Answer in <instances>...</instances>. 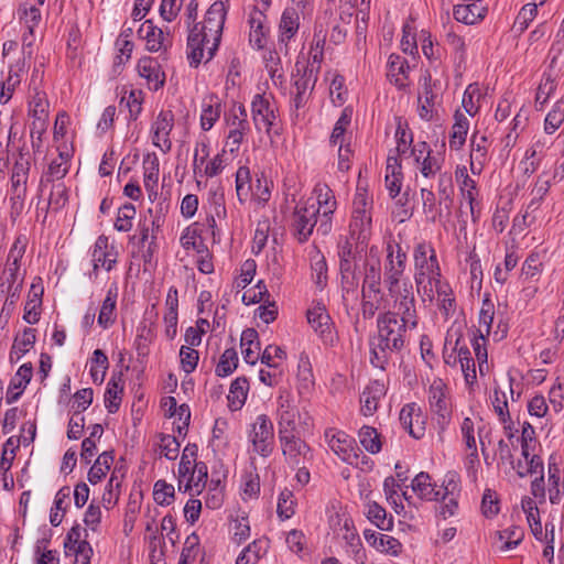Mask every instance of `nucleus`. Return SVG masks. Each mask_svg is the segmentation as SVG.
<instances>
[{
  "mask_svg": "<svg viewBox=\"0 0 564 564\" xmlns=\"http://www.w3.org/2000/svg\"><path fill=\"white\" fill-rule=\"evenodd\" d=\"M365 538L381 553L398 556L402 552V544L400 541L389 534L365 532Z\"/></svg>",
  "mask_w": 564,
  "mask_h": 564,
  "instance_id": "31",
  "label": "nucleus"
},
{
  "mask_svg": "<svg viewBox=\"0 0 564 564\" xmlns=\"http://www.w3.org/2000/svg\"><path fill=\"white\" fill-rule=\"evenodd\" d=\"M300 28V13L294 8H286L279 24V43L288 45Z\"/></svg>",
  "mask_w": 564,
  "mask_h": 564,
  "instance_id": "27",
  "label": "nucleus"
},
{
  "mask_svg": "<svg viewBox=\"0 0 564 564\" xmlns=\"http://www.w3.org/2000/svg\"><path fill=\"white\" fill-rule=\"evenodd\" d=\"M352 117V109L347 107L341 111L340 117L335 123V127L330 134V143L337 145L346 142V131L350 126Z\"/></svg>",
  "mask_w": 564,
  "mask_h": 564,
  "instance_id": "57",
  "label": "nucleus"
},
{
  "mask_svg": "<svg viewBox=\"0 0 564 564\" xmlns=\"http://www.w3.org/2000/svg\"><path fill=\"white\" fill-rule=\"evenodd\" d=\"M359 279L356 273L340 275L343 303L347 311L355 310L359 301Z\"/></svg>",
  "mask_w": 564,
  "mask_h": 564,
  "instance_id": "30",
  "label": "nucleus"
},
{
  "mask_svg": "<svg viewBox=\"0 0 564 564\" xmlns=\"http://www.w3.org/2000/svg\"><path fill=\"white\" fill-rule=\"evenodd\" d=\"M208 477V468L205 463L199 462L197 468L192 469L189 475L184 479L185 491L199 495L204 489Z\"/></svg>",
  "mask_w": 564,
  "mask_h": 564,
  "instance_id": "49",
  "label": "nucleus"
},
{
  "mask_svg": "<svg viewBox=\"0 0 564 564\" xmlns=\"http://www.w3.org/2000/svg\"><path fill=\"white\" fill-rule=\"evenodd\" d=\"M29 115L32 119L33 132H45L48 122V101L44 93L36 91L29 104Z\"/></svg>",
  "mask_w": 564,
  "mask_h": 564,
  "instance_id": "21",
  "label": "nucleus"
},
{
  "mask_svg": "<svg viewBox=\"0 0 564 564\" xmlns=\"http://www.w3.org/2000/svg\"><path fill=\"white\" fill-rule=\"evenodd\" d=\"M113 462V455L111 452H104L98 456L95 464L90 467L88 473V480L91 484H97L106 476V473L110 469Z\"/></svg>",
  "mask_w": 564,
  "mask_h": 564,
  "instance_id": "59",
  "label": "nucleus"
},
{
  "mask_svg": "<svg viewBox=\"0 0 564 564\" xmlns=\"http://www.w3.org/2000/svg\"><path fill=\"white\" fill-rule=\"evenodd\" d=\"M460 494V480L459 476L455 471H448L443 479V489L440 495V500H443V505L440 508V514L443 518L453 517L457 509V498Z\"/></svg>",
  "mask_w": 564,
  "mask_h": 564,
  "instance_id": "17",
  "label": "nucleus"
},
{
  "mask_svg": "<svg viewBox=\"0 0 564 564\" xmlns=\"http://www.w3.org/2000/svg\"><path fill=\"white\" fill-rule=\"evenodd\" d=\"M248 390L249 382L246 378L240 377L232 381L228 394L229 406L232 410H239L243 405Z\"/></svg>",
  "mask_w": 564,
  "mask_h": 564,
  "instance_id": "55",
  "label": "nucleus"
},
{
  "mask_svg": "<svg viewBox=\"0 0 564 564\" xmlns=\"http://www.w3.org/2000/svg\"><path fill=\"white\" fill-rule=\"evenodd\" d=\"M43 290L35 284H32L31 290L29 292L28 301L24 306L23 319L29 324L37 323L40 318V306H41V296Z\"/></svg>",
  "mask_w": 564,
  "mask_h": 564,
  "instance_id": "51",
  "label": "nucleus"
},
{
  "mask_svg": "<svg viewBox=\"0 0 564 564\" xmlns=\"http://www.w3.org/2000/svg\"><path fill=\"white\" fill-rule=\"evenodd\" d=\"M521 508L527 517V521L529 523L532 534L540 541H542L544 538H547L549 524H545L544 532L540 521V512L535 501H533L529 497H525L521 501Z\"/></svg>",
  "mask_w": 564,
  "mask_h": 564,
  "instance_id": "29",
  "label": "nucleus"
},
{
  "mask_svg": "<svg viewBox=\"0 0 564 564\" xmlns=\"http://www.w3.org/2000/svg\"><path fill=\"white\" fill-rule=\"evenodd\" d=\"M402 185L400 165L397 158L389 156L387 160L386 187L391 197L399 195Z\"/></svg>",
  "mask_w": 564,
  "mask_h": 564,
  "instance_id": "50",
  "label": "nucleus"
},
{
  "mask_svg": "<svg viewBox=\"0 0 564 564\" xmlns=\"http://www.w3.org/2000/svg\"><path fill=\"white\" fill-rule=\"evenodd\" d=\"M296 388L301 397L310 395L315 387L311 362L307 357H301L297 366Z\"/></svg>",
  "mask_w": 564,
  "mask_h": 564,
  "instance_id": "37",
  "label": "nucleus"
},
{
  "mask_svg": "<svg viewBox=\"0 0 564 564\" xmlns=\"http://www.w3.org/2000/svg\"><path fill=\"white\" fill-rule=\"evenodd\" d=\"M436 300L442 314L447 318L455 314L456 300L452 288L447 282H440L433 288V301Z\"/></svg>",
  "mask_w": 564,
  "mask_h": 564,
  "instance_id": "28",
  "label": "nucleus"
},
{
  "mask_svg": "<svg viewBox=\"0 0 564 564\" xmlns=\"http://www.w3.org/2000/svg\"><path fill=\"white\" fill-rule=\"evenodd\" d=\"M523 536L524 532L522 528L512 525L510 528L496 532L495 544L500 551L507 552L517 547L523 540Z\"/></svg>",
  "mask_w": 564,
  "mask_h": 564,
  "instance_id": "42",
  "label": "nucleus"
},
{
  "mask_svg": "<svg viewBox=\"0 0 564 564\" xmlns=\"http://www.w3.org/2000/svg\"><path fill=\"white\" fill-rule=\"evenodd\" d=\"M556 89V82L550 75L545 74L536 89L535 94V109L543 110L544 105L549 101V99L553 96Z\"/></svg>",
  "mask_w": 564,
  "mask_h": 564,
  "instance_id": "60",
  "label": "nucleus"
},
{
  "mask_svg": "<svg viewBox=\"0 0 564 564\" xmlns=\"http://www.w3.org/2000/svg\"><path fill=\"white\" fill-rule=\"evenodd\" d=\"M238 365V356L235 349H226L216 366L215 373L218 377L229 376Z\"/></svg>",
  "mask_w": 564,
  "mask_h": 564,
  "instance_id": "64",
  "label": "nucleus"
},
{
  "mask_svg": "<svg viewBox=\"0 0 564 564\" xmlns=\"http://www.w3.org/2000/svg\"><path fill=\"white\" fill-rule=\"evenodd\" d=\"M227 15L223 1H215L207 10L204 21L196 23L187 39V57L192 66H198L206 57L209 61L218 48Z\"/></svg>",
  "mask_w": 564,
  "mask_h": 564,
  "instance_id": "3",
  "label": "nucleus"
},
{
  "mask_svg": "<svg viewBox=\"0 0 564 564\" xmlns=\"http://www.w3.org/2000/svg\"><path fill=\"white\" fill-rule=\"evenodd\" d=\"M437 98V94L433 91V87L431 85V77L424 76L422 90L419 95V115L424 120H431L433 117V106Z\"/></svg>",
  "mask_w": 564,
  "mask_h": 564,
  "instance_id": "44",
  "label": "nucleus"
},
{
  "mask_svg": "<svg viewBox=\"0 0 564 564\" xmlns=\"http://www.w3.org/2000/svg\"><path fill=\"white\" fill-rule=\"evenodd\" d=\"M251 112L256 129L270 135L276 126L274 104L262 95H256L251 104Z\"/></svg>",
  "mask_w": 564,
  "mask_h": 564,
  "instance_id": "13",
  "label": "nucleus"
},
{
  "mask_svg": "<svg viewBox=\"0 0 564 564\" xmlns=\"http://www.w3.org/2000/svg\"><path fill=\"white\" fill-rule=\"evenodd\" d=\"M284 460L292 467L304 466L312 458L310 446L299 436L290 434L279 436Z\"/></svg>",
  "mask_w": 564,
  "mask_h": 564,
  "instance_id": "11",
  "label": "nucleus"
},
{
  "mask_svg": "<svg viewBox=\"0 0 564 564\" xmlns=\"http://www.w3.org/2000/svg\"><path fill=\"white\" fill-rule=\"evenodd\" d=\"M564 122V100H557L546 113L543 130L545 134L552 135Z\"/></svg>",
  "mask_w": 564,
  "mask_h": 564,
  "instance_id": "56",
  "label": "nucleus"
},
{
  "mask_svg": "<svg viewBox=\"0 0 564 564\" xmlns=\"http://www.w3.org/2000/svg\"><path fill=\"white\" fill-rule=\"evenodd\" d=\"M174 126V115L170 110L159 112L151 126V139L154 147L166 153L172 148L170 139Z\"/></svg>",
  "mask_w": 564,
  "mask_h": 564,
  "instance_id": "16",
  "label": "nucleus"
},
{
  "mask_svg": "<svg viewBox=\"0 0 564 564\" xmlns=\"http://www.w3.org/2000/svg\"><path fill=\"white\" fill-rule=\"evenodd\" d=\"M336 207L337 202L329 186L317 184L313 195L299 205L293 213L292 228L297 240L306 241L315 227L317 234L328 235Z\"/></svg>",
  "mask_w": 564,
  "mask_h": 564,
  "instance_id": "2",
  "label": "nucleus"
},
{
  "mask_svg": "<svg viewBox=\"0 0 564 564\" xmlns=\"http://www.w3.org/2000/svg\"><path fill=\"white\" fill-rule=\"evenodd\" d=\"M69 170V164L62 160H52L48 164L47 171L42 180V188L47 187L51 183L62 180Z\"/></svg>",
  "mask_w": 564,
  "mask_h": 564,
  "instance_id": "63",
  "label": "nucleus"
},
{
  "mask_svg": "<svg viewBox=\"0 0 564 564\" xmlns=\"http://www.w3.org/2000/svg\"><path fill=\"white\" fill-rule=\"evenodd\" d=\"M267 17L264 13L258 9H252L249 14V24H250V42L257 48H262L265 42V35L268 32V28L265 25Z\"/></svg>",
  "mask_w": 564,
  "mask_h": 564,
  "instance_id": "33",
  "label": "nucleus"
},
{
  "mask_svg": "<svg viewBox=\"0 0 564 564\" xmlns=\"http://www.w3.org/2000/svg\"><path fill=\"white\" fill-rule=\"evenodd\" d=\"M269 549V540L261 538L251 542L238 555L236 564H257Z\"/></svg>",
  "mask_w": 564,
  "mask_h": 564,
  "instance_id": "41",
  "label": "nucleus"
},
{
  "mask_svg": "<svg viewBox=\"0 0 564 564\" xmlns=\"http://www.w3.org/2000/svg\"><path fill=\"white\" fill-rule=\"evenodd\" d=\"M144 187L148 192L155 194L160 174V162L155 154H149L143 161Z\"/></svg>",
  "mask_w": 564,
  "mask_h": 564,
  "instance_id": "54",
  "label": "nucleus"
},
{
  "mask_svg": "<svg viewBox=\"0 0 564 564\" xmlns=\"http://www.w3.org/2000/svg\"><path fill=\"white\" fill-rule=\"evenodd\" d=\"M417 326L415 303H393V311L378 316V334L371 341L370 362L384 370L392 354L400 352Z\"/></svg>",
  "mask_w": 564,
  "mask_h": 564,
  "instance_id": "1",
  "label": "nucleus"
},
{
  "mask_svg": "<svg viewBox=\"0 0 564 564\" xmlns=\"http://www.w3.org/2000/svg\"><path fill=\"white\" fill-rule=\"evenodd\" d=\"M325 441L328 447L336 454L343 462L354 464L357 459V454L354 451V440L345 432L328 429L325 431Z\"/></svg>",
  "mask_w": 564,
  "mask_h": 564,
  "instance_id": "19",
  "label": "nucleus"
},
{
  "mask_svg": "<svg viewBox=\"0 0 564 564\" xmlns=\"http://www.w3.org/2000/svg\"><path fill=\"white\" fill-rule=\"evenodd\" d=\"M221 113V104L218 97L208 96L203 100L202 115H200V127L204 131H208L213 128L215 122L219 119Z\"/></svg>",
  "mask_w": 564,
  "mask_h": 564,
  "instance_id": "40",
  "label": "nucleus"
},
{
  "mask_svg": "<svg viewBox=\"0 0 564 564\" xmlns=\"http://www.w3.org/2000/svg\"><path fill=\"white\" fill-rule=\"evenodd\" d=\"M387 389L382 381H371L360 395V412L365 416H371L378 410L380 400L386 395Z\"/></svg>",
  "mask_w": 564,
  "mask_h": 564,
  "instance_id": "22",
  "label": "nucleus"
},
{
  "mask_svg": "<svg viewBox=\"0 0 564 564\" xmlns=\"http://www.w3.org/2000/svg\"><path fill=\"white\" fill-rule=\"evenodd\" d=\"M359 442L362 447L371 454L379 453L381 449L380 436L376 429L370 426H362L359 430Z\"/></svg>",
  "mask_w": 564,
  "mask_h": 564,
  "instance_id": "62",
  "label": "nucleus"
},
{
  "mask_svg": "<svg viewBox=\"0 0 564 564\" xmlns=\"http://www.w3.org/2000/svg\"><path fill=\"white\" fill-rule=\"evenodd\" d=\"M300 413L291 395L281 394L278 399V436L297 434Z\"/></svg>",
  "mask_w": 564,
  "mask_h": 564,
  "instance_id": "15",
  "label": "nucleus"
},
{
  "mask_svg": "<svg viewBox=\"0 0 564 564\" xmlns=\"http://www.w3.org/2000/svg\"><path fill=\"white\" fill-rule=\"evenodd\" d=\"M240 346L245 361L254 365L260 354V344L258 341L257 330L253 328L245 329L241 334Z\"/></svg>",
  "mask_w": 564,
  "mask_h": 564,
  "instance_id": "38",
  "label": "nucleus"
},
{
  "mask_svg": "<svg viewBox=\"0 0 564 564\" xmlns=\"http://www.w3.org/2000/svg\"><path fill=\"white\" fill-rule=\"evenodd\" d=\"M23 66L24 64L20 62L10 66L7 79L0 84V104L6 105L12 98L15 88L21 83L20 74L23 72Z\"/></svg>",
  "mask_w": 564,
  "mask_h": 564,
  "instance_id": "46",
  "label": "nucleus"
},
{
  "mask_svg": "<svg viewBox=\"0 0 564 564\" xmlns=\"http://www.w3.org/2000/svg\"><path fill=\"white\" fill-rule=\"evenodd\" d=\"M410 66L408 62L397 54H391L388 59V77L399 88L408 86V73Z\"/></svg>",
  "mask_w": 564,
  "mask_h": 564,
  "instance_id": "32",
  "label": "nucleus"
},
{
  "mask_svg": "<svg viewBox=\"0 0 564 564\" xmlns=\"http://www.w3.org/2000/svg\"><path fill=\"white\" fill-rule=\"evenodd\" d=\"M443 489V484L437 486L432 481L427 473L417 474L412 480L413 492L422 500L437 501Z\"/></svg>",
  "mask_w": 564,
  "mask_h": 564,
  "instance_id": "25",
  "label": "nucleus"
},
{
  "mask_svg": "<svg viewBox=\"0 0 564 564\" xmlns=\"http://www.w3.org/2000/svg\"><path fill=\"white\" fill-rule=\"evenodd\" d=\"M307 322L322 337L330 334V317L324 306L317 305L307 311Z\"/></svg>",
  "mask_w": 564,
  "mask_h": 564,
  "instance_id": "47",
  "label": "nucleus"
},
{
  "mask_svg": "<svg viewBox=\"0 0 564 564\" xmlns=\"http://www.w3.org/2000/svg\"><path fill=\"white\" fill-rule=\"evenodd\" d=\"M138 73L147 79L150 89L158 90L163 86L164 74L160 69L159 63L151 57H143L138 63Z\"/></svg>",
  "mask_w": 564,
  "mask_h": 564,
  "instance_id": "26",
  "label": "nucleus"
},
{
  "mask_svg": "<svg viewBox=\"0 0 564 564\" xmlns=\"http://www.w3.org/2000/svg\"><path fill=\"white\" fill-rule=\"evenodd\" d=\"M487 13L484 0H465V3L454 7V18L465 24H475L481 21Z\"/></svg>",
  "mask_w": 564,
  "mask_h": 564,
  "instance_id": "23",
  "label": "nucleus"
},
{
  "mask_svg": "<svg viewBox=\"0 0 564 564\" xmlns=\"http://www.w3.org/2000/svg\"><path fill=\"white\" fill-rule=\"evenodd\" d=\"M382 274L378 260L367 261L364 268L362 285L359 293L360 312L365 319L372 318L379 310L387 307L381 288Z\"/></svg>",
  "mask_w": 564,
  "mask_h": 564,
  "instance_id": "6",
  "label": "nucleus"
},
{
  "mask_svg": "<svg viewBox=\"0 0 564 564\" xmlns=\"http://www.w3.org/2000/svg\"><path fill=\"white\" fill-rule=\"evenodd\" d=\"M454 124L449 135V148L452 150H460L466 141L469 130V120L460 110H456L454 115Z\"/></svg>",
  "mask_w": 564,
  "mask_h": 564,
  "instance_id": "36",
  "label": "nucleus"
},
{
  "mask_svg": "<svg viewBox=\"0 0 564 564\" xmlns=\"http://www.w3.org/2000/svg\"><path fill=\"white\" fill-rule=\"evenodd\" d=\"M341 531H344L343 539L346 543V552L351 555L357 563L362 564L366 561V553L358 533L348 525L347 521L344 523Z\"/></svg>",
  "mask_w": 564,
  "mask_h": 564,
  "instance_id": "43",
  "label": "nucleus"
},
{
  "mask_svg": "<svg viewBox=\"0 0 564 564\" xmlns=\"http://www.w3.org/2000/svg\"><path fill=\"white\" fill-rule=\"evenodd\" d=\"M118 252L113 246H109V240L106 236H99L94 245L91 252L93 272L91 279L97 278L99 268L110 271L117 263Z\"/></svg>",
  "mask_w": 564,
  "mask_h": 564,
  "instance_id": "18",
  "label": "nucleus"
},
{
  "mask_svg": "<svg viewBox=\"0 0 564 564\" xmlns=\"http://www.w3.org/2000/svg\"><path fill=\"white\" fill-rule=\"evenodd\" d=\"M67 188L63 183H51L50 195L47 198V209L57 212L67 203Z\"/></svg>",
  "mask_w": 564,
  "mask_h": 564,
  "instance_id": "61",
  "label": "nucleus"
},
{
  "mask_svg": "<svg viewBox=\"0 0 564 564\" xmlns=\"http://www.w3.org/2000/svg\"><path fill=\"white\" fill-rule=\"evenodd\" d=\"M406 254L399 245L387 246L384 285L393 303H415L412 283L403 279Z\"/></svg>",
  "mask_w": 564,
  "mask_h": 564,
  "instance_id": "4",
  "label": "nucleus"
},
{
  "mask_svg": "<svg viewBox=\"0 0 564 564\" xmlns=\"http://www.w3.org/2000/svg\"><path fill=\"white\" fill-rule=\"evenodd\" d=\"M117 289H109L102 302L98 315V324L104 327H110L116 321Z\"/></svg>",
  "mask_w": 564,
  "mask_h": 564,
  "instance_id": "48",
  "label": "nucleus"
},
{
  "mask_svg": "<svg viewBox=\"0 0 564 564\" xmlns=\"http://www.w3.org/2000/svg\"><path fill=\"white\" fill-rule=\"evenodd\" d=\"M413 257L417 292L424 301L433 302V288L442 282L436 252L430 243L420 242L414 248Z\"/></svg>",
  "mask_w": 564,
  "mask_h": 564,
  "instance_id": "5",
  "label": "nucleus"
},
{
  "mask_svg": "<svg viewBox=\"0 0 564 564\" xmlns=\"http://www.w3.org/2000/svg\"><path fill=\"white\" fill-rule=\"evenodd\" d=\"M372 200L366 191L357 189L352 202L350 237L360 246H367L371 236Z\"/></svg>",
  "mask_w": 564,
  "mask_h": 564,
  "instance_id": "7",
  "label": "nucleus"
},
{
  "mask_svg": "<svg viewBox=\"0 0 564 564\" xmlns=\"http://www.w3.org/2000/svg\"><path fill=\"white\" fill-rule=\"evenodd\" d=\"M421 199L423 213L429 221L445 224L451 219L452 206L443 205L440 198L436 200V196L431 189L422 188Z\"/></svg>",
  "mask_w": 564,
  "mask_h": 564,
  "instance_id": "20",
  "label": "nucleus"
},
{
  "mask_svg": "<svg viewBox=\"0 0 564 564\" xmlns=\"http://www.w3.org/2000/svg\"><path fill=\"white\" fill-rule=\"evenodd\" d=\"M535 448L534 429L531 424L524 423L521 433V456L523 460L520 459L516 467L520 477L543 471V462L535 453Z\"/></svg>",
  "mask_w": 564,
  "mask_h": 564,
  "instance_id": "9",
  "label": "nucleus"
},
{
  "mask_svg": "<svg viewBox=\"0 0 564 564\" xmlns=\"http://www.w3.org/2000/svg\"><path fill=\"white\" fill-rule=\"evenodd\" d=\"M508 394L513 398L511 379L508 380L505 387L497 386L494 390V397L491 399L494 410L502 423H507V421L510 420L508 410Z\"/></svg>",
  "mask_w": 564,
  "mask_h": 564,
  "instance_id": "34",
  "label": "nucleus"
},
{
  "mask_svg": "<svg viewBox=\"0 0 564 564\" xmlns=\"http://www.w3.org/2000/svg\"><path fill=\"white\" fill-rule=\"evenodd\" d=\"M547 492L551 503H558L564 492V481L556 464H549Z\"/></svg>",
  "mask_w": 564,
  "mask_h": 564,
  "instance_id": "52",
  "label": "nucleus"
},
{
  "mask_svg": "<svg viewBox=\"0 0 564 564\" xmlns=\"http://www.w3.org/2000/svg\"><path fill=\"white\" fill-rule=\"evenodd\" d=\"M429 403L434 420L442 434L452 421V401L447 386L441 379H435L429 389Z\"/></svg>",
  "mask_w": 564,
  "mask_h": 564,
  "instance_id": "8",
  "label": "nucleus"
},
{
  "mask_svg": "<svg viewBox=\"0 0 564 564\" xmlns=\"http://www.w3.org/2000/svg\"><path fill=\"white\" fill-rule=\"evenodd\" d=\"M35 329L24 328L17 334L10 351V360L19 361L26 352H29L35 344Z\"/></svg>",
  "mask_w": 564,
  "mask_h": 564,
  "instance_id": "35",
  "label": "nucleus"
},
{
  "mask_svg": "<svg viewBox=\"0 0 564 564\" xmlns=\"http://www.w3.org/2000/svg\"><path fill=\"white\" fill-rule=\"evenodd\" d=\"M411 156L421 174L426 177H434L442 167L443 160L433 154L432 149L425 141L416 142L411 149Z\"/></svg>",
  "mask_w": 564,
  "mask_h": 564,
  "instance_id": "14",
  "label": "nucleus"
},
{
  "mask_svg": "<svg viewBox=\"0 0 564 564\" xmlns=\"http://www.w3.org/2000/svg\"><path fill=\"white\" fill-rule=\"evenodd\" d=\"M197 445L196 444H187L183 449L180 466H178V482L180 487L183 485L185 477L189 475L192 469L197 468L198 464L196 462L197 458Z\"/></svg>",
  "mask_w": 564,
  "mask_h": 564,
  "instance_id": "53",
  "label": "nucleus"
},
{
  "mask_svg": "<svg viewBox=\"0 0 564 564\" xmlns=\"http://www.w3.org/2000/svg\"><path fill=\"white\" fill-rule=\"evenodd\" d=\"M30 166V160L23 154H20L12 169L11 183L13 192H18V194L26 193Z\"/></svg>",
  "mask_w": 564,
  "mask_h": 564,
  "instance_id": "45",
  "label": "nucleus"
},
{
  "mask_svg": "<svg viewBox=\"0 0 564 564\" xmlns=\"http://www.w3.org/2000/svg\"><path fill=\"white\" fill-rule=\"evenodd\" d=\"M208 203L210 205V216L208 217V224L213 229V235H215L214 228L216 227V219L223 220L226 218L227 214L224 194L217 191L210 193Z\"/></svg>",
  "mask_w": 564,
  "mask_h": 564,
  "instance_id": "58",
  "label": "nucleus"
},
{
  "mask_svg": "<svg viewBox=\"0 0 564 564\" xmlns=\"http://www.w3.org/2000/svg\"><path fill=\"white\" fill-rule=\"evenodd\" d=\"M249 441L252 451L262 457L271 455L274 445L273 423L265 414H259L250 425Z\"/></svg>",
  "mask_w": 564,
  "mask_h": 564,
  "instance_id": "10",
  "label": "nucleus"
},
{
  "mask_svg": "<svg viewBox=\"0 0 564 564\" xmlns=\"http://www.w3.org/2000/svg\"><path fill=\"white\" fill-rule=\"evenodd\" d=\"M400 422L403 429L414 438H420L424 435V421L416 404H406L401 409Z\"/></svg>",
  "mask_w": 564,
  "mask_h": 564,
  "instance_id": "24",
  "label": "nucleus"
},
{
  "mask_svg": "<svg viewBox=\"0 0 564 564\" xmlns=\"http://www.w3.org/2000/svg\"><path fill=\"white\" fill-rule=\"evenodd\" d=\"M138 35L145 41L147 50L153 53L166 52L173 43L170 31L158 28L152 20H145L140 25Z\"/></svg>",
  "mask_w": 564,
  "mask_h": 564,
  "instance_id": "12",
  "label": "nucleus"
},
{
  "mask_svg": "<svg viewBox=\"0 0 564 564\" xmlns=\"http://www.w3.org/2000/svg\"><path fill=\"white\" fill-rule=\"evenodd\" d=\"M487 138L485 135L474 134L470 140V171L473 174H479L484 167L487 158Z\"/></svg>",
  "mask_w": 564,
  "mask_h": 564,
  "instance_id": "39",
  "label": "nucleus"
}]
</instances>
